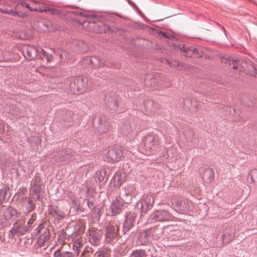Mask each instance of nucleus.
Listing matches in <instances>:
<instances>
[{
  "mask_svg": "<svg viewBox=\"0 0 257 257\" xmlns=\"http://www.w3.org/2000/svg\"><path fill=\"white\" fill-rule=\"evenodd\" d=\"M89 241L93 244H98L101 236L99 233L93 229H89L87 233Z\"/></svg>",
  "mask_w": 257,
  "mask_h": 257,
  "instance_id": "obj_7",
  "label": "nucleus"
},
{
  "mask_svg": "<svg viewBox=\"0 0 257 257\" xmlns=\"http://www.w3.org/2000/svg\"><path fill=\"white\" fill-rule=\"evenodd\" d=\"M122 203L118 200H115L111 205L112 211L115 213H118L122 208Z\"/></svg>",
  "mask_w": 257,
  "mask_h": 257,
  "instance_id": "obj_15",
  "label": "nucleus"
},
{
  "mask_svg": "<svg viewBox=\"0 0 257 257\" xmlns=\"http://www.w3.org/2000/svg\"><path fill=\"white\" fill-rule=\"evenodd\" d=\"M147 102H148V103H150L152 104V101H148Z\"/></svg>",
  "mask_w": 257,
  "mask_h": 257,
  "instance_id": "obj_29",
  "label": "nucleus"
},
{
  "mask_svg": "<svg viewBox=\"0 0 257 257\" xmlns=\"http://www.w3.org/2000/svg\"><path fill=\"white\" fill-rule=\"evenodd\" d=\"M186 53V56L189 57H199L201 56L202 53H200L199 51L196 49L193 48H189L183 46L182 48H181Z\"/></svg>",
  "mask_w": 257,
  "mask_h": 257,
  "instance_id": "obj_8",
  "label": "nucleus"
},
{
  "mask_svg": "<svg viewBox=\"0 0 257 257\" xmlns=\"http://www.w3.org/2000/svg\"><path fill=\"white\" fill-rule=\"evenodd\" d=\"M153 219L156 221H163L169 219L170 216L168 211L163 210L156 212L153 216Z\"/></svg>",
  "mask_w": 257,
  "mask_h": 257,
  "instance_id": "obj_10",
  "label": "nucleus"
},
{
  "mask_svg": "<svg viewBox=\"0 0 257 257\" xmlns=\"http://www.w3.org/2000/svg\"><path fill=\"white\" fill-rule=\"evenodd\" d=\"M134 257H145V252L143 250H137L133 253Z\"/></svg>",
  "mask_w": 257,
  "mask_h": 257,
  "instance_id": "obj_20",
  "label": "nucleus"
},
{
  "mask_svg": "<svg viewBox=\"0 0 257 257\" xmlns=\"http://www.w3.org/2000/svg\"><path fill=\"white\" fill-rule=\"evenodd\" d=\"M134 217H126V220L124 224V228L125 230H128L134 225Z\"/></svg>",
  "mask_w": 257,
  "mask_h": 257,
  "instance_id": "obj_16",
  "label": "nucleus"
},
{
  "mask_svg": "<svg viewBox=\"0 0 257 257\" xmlns=\"http://www.w3.org/2000/svg\"><path fill=\"white\" fill-rule=\"evenodd\" d=\"M54 257H63V253H61L60 250H57L54 253Z\"/></svg>",
  "mask_w": 257,
  "mask_h": 257,
  "instance_id": "obj_24",
  "label": "nucleus"
},
{
  "mask_svg": "<svg viewBox=\"0 0 257 257\" xmlns=\"http://www.w3.org/2000/svg\"><path fill=\"white\" fill-rule=\"evenodd\" d=\"M78 22L81 24L83 28L86 29L88 32H94L95 33H101L103 32H105L106 28L107 26L104 25L101 23H95L94 22H89L85 20H83L81 22L79 21Z\"/></svg>",
  "mask_w": 257,
  "mask_h": 257,
  "instance_id": "obj_1",
  "label": "nucleus"
},
{
  "mask_svg": "<svg viewBox=\"0 0 257 257\" xmlns=\"http://www.w3.org/2000/svg\"><path fill=\"white\" fill-rule=\"evenodd\" d=\"M249 182L257 186V169H251L248 175Z\"/></svg>",
  "mask_w": 257,
  "mask_h": 257,
  "instance_id": "obj_12",
  "label": "nucleus"
},
{
  "mask_svg": "<svg viewBox=\"0 0 257 257\" xmlns=\"http://www.w3.org/2000/svg\"><path fill=\"white\" fill-rule=\"evenodd\" d=\"M63 257H73V256L71 252H65L63 253Z\"/></svg>",
  "mask_w": 257,
  "mask_h": 257,
  "instance_id": "obj_25",
  "label": "nucleus"
},
{
  "mask_svg": "<svg viewBox=\"0 0 257 257\" xmlns=\"http://www.w3.org/2000/svg\"><path fill=\"white\" fill-rule=\"evenodd\" d=\"M190 54L191 55H193V52H192V51H190Z\"/></svg>",
  "mask_w": 257,
  "mask_h": 257,
  "instance_id": "obj_28",
  "label": "nucleus"
},
{
  "mask_svg": "<svg viewBox=\"0 0 257 257\" xmlns=\"http://www.w3.org/2000/svg\"><path fill=\"white\" fill-rule=\"evenodd\" d=\"M39 56L42 59L46 58L48 62H50L53 60V56L48 54L43 50H41V52L40 53Z\"/></svg>",
  "mask_w": 257,
  "mask_h": 257,
  "instance_id": "obj_18",
  "label": "nucleus"
},
{
  "mask_svg": "<svg viewBox=\"0 0 257 257\" xmlns=\"http://www.w3.org/2000/svg\"><path fill=\"white\" fill-rule=\"evenodd\" d=\"M9 212L11 213L12 215H17L18 214L17 211L13 208H10L8 210Z\"/></svg>",
  "mask_w": 257,
  "mask_h": 257,
  "instance_id": "obj_23",
  "label": "nucleus"
},
{
  "mask_svg": "<svg viewBox=\"0 0 257 257\" xmlns=\"http://www.w3.org/2000/svg\"><path fill=\"white\" fill-rule=\"evenodd\" d=\"M1 11L3 13H8V14H13L14 16H16L17 15V13H13V12H6L5 11H2V10H1Z\"/></svg>",
  "mask_w": 257,
  "mask_h": 257,
  "instance_id": "obj_27",
  "label": "nucleus"
},
{
  "mask_svg": "<svg viewBox=\"0 0 257 257\" xmlns=\"http://www.w3.org/2000/svg\"><path fill=\"white\" fill-rule=\"evenodd\" d=\"M214 178V172L212 169L210 168H206L204 171L202 175V179L203 180L209 183L213 181Z\"/></svg>",
  "mask_w": 257,
  "mask_h": 257,
  "instance_id": "obj_9",
  "label": "nucleus"
},
{
  "mask_svg": "<svg viewBox=\"0 0 257 257\" xmlns=\"http://www.w3.org/2000/svg\"><path fill=\"white\" fill-rule=\"evenodd\" d=\"M38 30L40 32H46L48 31V26L43 22H41L38 24Z\"/></svg>",
  "mask_w": 257,
  "mask_h": 257,
  "instance_id": "obj_19",
  "label": "nucleus"
},
{
  "mask_svg": "<svg viewBox=\"0 0 257 257\" xmlns=\"http://www.w3.org/2000/svg\"><path fill=\"white\" fill-rule=\"evenodd\" d=\"M122 156V152L120 148H113L108 151L106 155V160L110 163H114L118 161Z\"/></svg>",
  "mask_w": 257,
  "mask_h": 257,
  "instance_id": "obj_4",
  "label": "nucleus"
},
{
  "mask_svg": "<svg viewBox=\"0 0 257 257\" xmlns=\"http://www.w3.org/2000/svg\"><path fill=\"white\" fill-rule=\"evenodd\" d=\"M168 64L172 68H176L178 67L179 65V62L175 60H173L171 62H169Z\"/></svg>",
  "mask_w": 257,
  "mask_h": 257,
  "instance_id": "obj_22",
  "label": "nucleus"
},
{
  "mask_svg": "<svg viewBox=\"0 0 257 257\" xmlns=\"http://www.w3.org/2000/svg\"><path fill=\"white\" fill-rule=\"evenodd\" d=\"M60 59L62 60L68 59V54L66 51H62L59 54Z\"/></svg>",
  "mask_w": 257,
  "mask_h": 257,
  "instance_id": "obj_21",
  "label": "nucleus"
},
{
  "mask_svg": "<svg viewBox=\"0 0 257 257\" xmlns=\"http://www.w3.org/2000/svg\"><path fill=\"white\" fill-rule=\"evenodd\" d=\"M22 6H26L31 11H38L40 13L46 12L52 15H59V11L52 7H45L44 9L41 8L36 2H32L29 4H22Z\"/></svg>",
  "mask_w": 257,
  "mask_h": 257,
  "instance_id": "obj_3",
  "label": "nucleus"
},
{
  "mask_svg": "<svg viewBox=\"0 0 257 257\" xmlns=\"http://www.w3.org/2000/svg\"><path fill=\"white\" fill-rule=\"evenodd\" d=\"M125 181V175L120 173H116L113 177L114 185L120 187Z\"/></svg>",
  "mask_w": 257,
  "mask_h": 257,
  "instance_id": "obj_11",
  "label": "nucleus"
},
{
  "mask_svg": "<svg viewBox=\"0 0 257 257\" xmlns=\"http://www.w3.org/2000/svg\"><path fill=\"white\" fill-rule=\"evenodd\" d=\"M116 236L115 227L113 225H109L107 227L106 237L109 239V241H111Z\"/></svg>",
  "mask_w": 257,
  "mask_h": 257,
  "instance_id": "obj_13",
  "label": "nucleus"
},
{
  "mask_svg": "<svg viewBox=\"0 0 257 257\" xmlns=\"http://www.w3.org/2000/svg\"><path fill=\"white\" fill-rule=\"evenodd\" d=\"M145 149L150 151L153 150L157 143V139L152 135H148L144 139Z\"/></svg>",
  "mask_w": 257,
  "mask_h": 257,
  "instance_id": "obj_6",
  "label": "nucleus"
},
{
  "mask_svg": "<svg viewBox=\"0 0 257 257\" xmlns=\"http://www.w3.org/2000/svg\"><path fill=\"white\" fill-rule=\"evenodd\" d=\"M144 202H146L147 201H148L149 202L151 201V198L149 196H147V197H146L145 198H144Z\"/></svg>",
  "mask_w": 257,
  "mask_h": 257,
  "instance_id": "obj_26",
  "label": "nucleus"
},
{
  "mask_svg": "<svg viewBox=\"0 0 257 257\" xmlns=\"http://www.w3.org/2000/svg\"><path fill=\"white\" fill-rule=\"evenodd\" d=\"M49 239V232L45 231L44 234L40 235L38 239V242L39 245L41 246H43L45 242L48 240Z\"/></svg>",
  "mask_w": 257,
  "mask_h": 257,
  "instance_id": "obj_17",
  "label": "nucleus"
},
{
  "mask_svg": "<svg viewBox=\"0 0 257 257\" xmlns=\"http://www.w3.org/2000/svg\"><path fill=\"white\" fill-rule=\"evenodd\" d=\"M224 61H224V63H226L227 59H224Z\"/></svg>",
  "mask_w": 257,
  "mask_h": 257,
  "instance_id": "obj_30",
  "label": "nucleus"
},
{
  "mask_svg": "<svg viewBox=\"0 0 257 257\" xmlns=\"http://www.w3.org/2000/svg\"><path fill=\"white\" fill-rule=\"evenodd\" d=\"M71 89L75 93H82L87 90L88 81L82 77L74 78L70 85Z\"/></svg>",
  "mask_w": 257,
  "mask_h": 257,
  "instance_id": "obj_2",
  "label": "nucleus"
},
{
  "mask_svg": "<svg viewBox=\"0 0 257 257\" xmlns=\"http://www.w3.org/2000/svg\"><path fill=\"white\" fill-rule=\"evenodd\" d=\"M83 245V239L81 237H79L76 238L74 241L73 245V249L75 250L77 254L80 252V249L82 247Z\"/></svg>",
  "mask_w": 257,
  "mask_h": 257,
  "instance_id": "obj_14",
  "label": "nucleus"
},
{
  "mask_svg": "<svg viewBox=\"0 0 257 257\" xmlns=\"http://www.w3.org/2000/svg\"><path fill=\"white\" fill-rule=\"evenodd\" d=\"M23 53L25 58L30 60H34L39 55L38 48L32 45L25 46Z\"/></svg>",
  "mask_w": 257,
  "mask_h": 257,
  "instance_id": "obj_5",
  "label": "nucleus"
}]
</instances>
